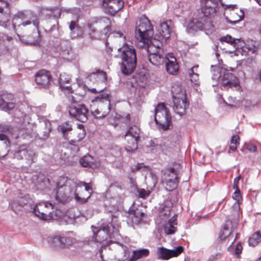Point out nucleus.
I'll use <instances>...</instances> for the list:
<instances>
[{"label":"nucleus","instance_id":"423d86ee","mask_svg":"<svg viewBox=\"0 0 261 261\" xmlns=\"http://www.w3.org/2000/svg\"><path fill=\"white\" fill-rule=\"evenodd\" d=\"M201 10L204 17L210 19V22L212 19L217 16L219 13L221 5L224 6L222 4H219L218 0H201Z\"/></svg>","mask_w":261,"mask_h":261},{"label":"nucleus","instance_id":"338daca9","mask_svg":"<svg viewBox=\"0 0 261 261\" xmlns=\"http://www.w3.org/2000/svg\"><path fill=\"white\" fill-rule=\"evenodd\" d=\"M9 127L7 125H2V127H1V129H0V132H7L8 131H9Z\"/></svg>","mask_w":261,"mask_h":261},{"label":"nucleus","instance_id":"7c9ffc66","mask_svg":"<svg viewBox=\"0 0 261 261\" xmlns=\"http://www.w3.org/2000/svg\"><path fill=\"white\" fill-rule=\"evenodd\" d=\"M177 215L174 214V216L170 219L168 222L164 226V231L167 234H172L174 233L176 230V227L175 226L177 225L176 222Z\"/></svg>","mask_w":261,"mask_h":261},{"label":"nucleus","instance_id":"2eb2a0df","mask_svg":"<svg viewBox=\"0 0 261 261\" xmlns=\"http://www.w3.org/2000/svg\"><path fill=\"white\" fill-rule=\"evenodd\" d=\"M221 82L223 88L226 89L237 88L239 86L238 79L226 69L222 76Z\"/></svg>","mask_w":261,"mask_h":261},{"label":"nucleus","instance_id":"aec40b11","mask_svg":"<svg viewBox=\"0 0 261 261\" xmlns=\"http://www.w3.org/2000/svg\"><path fill=\"white\" fill-rule=\"evenodd\" d=\"M15 107L13 95L11 94L0 95V109L8 111L13 109Z\"/></svg>","mask_w":261,"mask_h":261},{"label":"nucleus","instance_id":"f03ea898","mask_svg":"<svg viewBox=\"0 0 261 261\" xmlns=\"http://www.w3.org/2000/svg\"><path fill=\"white\" fill-rule=\"evenodd\" d=\"M160 34L161 35L158 34L153 38L149 36V34H138L136 37L138 46L146 49L148 55L158 54L159 51L163 52L161 47L164 39L162 34Z\"/></svg>","mask_w":261,"mask_h":261},{"label":"nucleus","instance_id":"052dcab7","mask_svg":"<svg viewBox=\"0 0 261 261\" xmlns=\"http://www.w3.org/2000/svg\"><path fill=\"white\" fill-rule=\"evenodd\" d=\"M0 140L4 141V143L6 146H8L10 144V141L8 137L5 134H0Z\"/></svg>","mask_w":261,"mask_h":261},{"label":"nucleus","instance_id":"4d7b16f0","mask_svg":"<svg viewBox=\"0 0 261 261\" xmlns=\"http://www.w3.org/2000/svg\"><path fill=\"white\" fill-rule=\"evenodd\" d=\"M110 151L111 153L114 156H119L121 154L120 148L117 146L112 148Z\"/></svg>","mask_w":261,"mask_h":261},{"label":"nucleus","instance_id":"c756f323","mask_svg":"<svg viewBox=\"0 0 261 261\" xmlns=\"http://www.w3.org/2000/svg\"><path fill=\"white\" fill-rule=\"evenodd\" d=\"M8 3L7 1L0 0V22L5 23L8 20Z\"/></svg>","mask_w":261,"mask_h":261},{"label":"nucleus","instance_id":"a18cd8bd","mask_svg":"<svg viewBox=\"0 0 261 261\" xmlns=\"http://www.w3.org/2000/svg\"><path fill=\"white\" fill-rule=\"evenodd\" d=\"M141 130L140 128L137 125H133L129 127L128 129L126 132L125 136H130L131 137L140 139V135Z\"/></svg>","mask_w":261,"mask_h":261},{"label":"nucleus","instance_id":"bf43d9fd","mask_svg":"<svg viewBox=\"0 0 261 261\" xmlns=\"http://www.w3.org/2000/svg\"><path fill=\"white\" fill-rule=\"evenodd\" d=\"M242 248L243 247L242 245L241 244V243H238L235 247L234 254L237 256H239L242 253Z\"/></svg>","mask_w":261,"mask_h":261},{"label":"nucleus","instance_id":"3c124183","mask_svg":"<svg viewBox=\"0 0 261 261\" xmlns=\"http://www.w3.org/2000/svg\"><path fill=\"white\" fill-rule=\"evenodd\" d=\"M65 186H71L70 182L68 181L67 177L65 176H60L58 179L56 188L65 187Z\"/></svg>","mask_w":261,"mask_h":261},{"label":"nucleus","instance_id":"b1692460","mask_svg":"<svg viewBox=\"0 0 261 261\" xmlns=\"http://www.w3.org/2000/svg\"><path fill=\"white\" fill-rule=\"evenodd\" d=\"M165 176L169 178L167 179L166 185L172 189L175 188L178 184V179L176 171L173 167H170L166 169L164 173Z\"/></svg>","mask_w":261,"mask_h":261},{"label":"nucleus","instance_id":"6e6d98bb","mask_svg":"<svg viewBox=\"0 0 261 261\" xmlns=\"http://www.w3.org/2000/svg\"><path fill=\"white\" fill-rule=\"evenodd\" d=\"M137 192L139 197L144 199L148 197L150 194L149 190H145L144 189H138Z\"/></svg>","mask_w":261,"mask_h":261},{"label":"nucleus","instance_id":"dca6fc26","mask_svg":"<svg viewBox=\"0 0 261 261\" xmlns=\"http://www.w3.org/2000/svg\"><path fill=\"white\" fill-rule=\"evenodd\" d=\"M153 31V27L146 16H141L136 22L135 33H149Z\"/></svg>","mask_w":261,"mask_h":261},{"label":"nucleus","instance_id":"9d476101","mask_svg":"<svg viewBox=\"0 0 261 261\" xmlns=\"http://www.w3.org/2000/svg\"><path fill=\"white\" fill-rule=\"evenodd\" d=\"M74 187H71V186H65V187L56 188L54 190L56 200L59 203H61L69 202L71 200L72 196H74L75 191H74Z\"/></svg>","mask_w":261,"mask_h":261},{"label":"nucleus","instance_id":"e433bc0d","mask_svg":"<svg viewBox=\"0 0 261 261\" xmlns=\"http://www.w3.org/2000/svg\"><path fill=\"white\" fill-rule=\"evenodd\" d=\"M95 160L90 155L87 154L82 157L80 163L81 166L84 167L94 168L96 167Z\"/></svg>","mask_w":261,"mask_h":261},{"label":"nucleus","instance_id":"0e129e2a","mask_svg":"<svg viewBox=\"0 0 261 261\" xmlns=\"http://www.w3.org/2000/svg\"><path fill=\"white\" fill-rule=\"evenodd\" d=\"M247 149L250 152H254L257 150V147L255 145H249L246 147Z\"/></svg>","mask_w":261,"mask_h":261},{"label":"nucleus","instance_id":"49530a36","mask_svg":"<svg viewBox=\"0 0 261 261\" xmlns=\"http://www.w3.org/2000/svg\"><path fill=\"white\" fill-rule=\"evenodd\" d=\"M74 133L76 135V138L75 139L76 141L81 142L85 138L86 134L84 125L78 124L77 129L74 131Z\"/></svg>","mask_w":261,"mask_h":261},{"label":"nucleus","instance_id":"9b49d317","mask_svg":"<svg viewBox=\"0 0 261 261\" xmlns=\"http://www.w3.org/2000/svg\"><path fill=\"white\" fill-rule=\"evenodd\" d=\"M33 203L32 198L29 194H25L23 196H19L14 199L10 203V205L15 213L18 214L22 211L25 206H31Z\"/></svg>","mask_w":261,"mask_h":261},{"label":"nucleus","instance_id":"f3484780","mask_svg":"<svg viewBox=\"0 0 261 261\" xmlns=\"http://www.w3.org/2000/svg\"><path fill=\"white\" fill-rule=\"evenodd\" d=\"M82 187H84V190H83V191L87 193V197H81V196H79V194L76 192L74 193V198L76 201L80 204L86 203L88 199L90 198L92 195L93 192V190L90 184L87 183L85 181L81 182L80 185H78L75 187L76 188V191H78L79 188L82 189Z\"/></svg>","mask_w":261,"mask_h":261},{"label":"nucleus","instance_id":"69168bd1","mask_svg":"<svg viewBox=\"0 0 261 261\" xmlns=\"http://www.w3.org/2000/svg\"><path fill=\"white\" fill-rule=\"evenodd\" d=\"M104 89H99L97 90L95 88L88 89V90L93 93H97L98 92H102Z\"/></svg>","mask_w":261,"mask_h":261},{"label":"nucleus","instance_id":"5fc2aeb1","mask_svg":"<svg viewBox=\"0 0 261 261\" xmlns=\"http://www.w3.org/2000/svg\"><path fill=\"white\" fill-rule=\"evenodd\" d=\"M43 122L45 126V130L44 132V134L43 135V137L44 138H46L48 137L51 130V123L47 119L44 120Z\"/></svg>","mask_w":261,"mask_h":261},{"label":"nucleus","instance_id":"7ed1b4c3","mask_svg":"<svg viewBox=\"0 0 261 261\" xmlns=\"http://www.w3.org/2000/svg\"><path fill=\"white\" fill-rule=\"evenodd\" d=\"M122 49V60L121 70L124 74H129L133 72L136 66L137 58L135 48L133 46H125Z\"/></svg>","mask_w":261,"mask_h":261},{"label":"nucleus","instance_id":"39448f33","mask_svg":"<svg viewBox=\"0 0 261 261\" xmlns=\"http://www.w3.org/2000/svg\"><path fill=\"white\" fill-rule=\"evenodd\" d=\"M171 92L174 102V111L176 113L182 116L185 114L188 106L185 91L182 90L180 87L173 86Z\"/></svg>","mask_w":261,"mask_h":261},{"label":"nucleus","instance_id":"a878e982","mask_svg":"<svg viewBox=\"0 0 261 261\" xmlns=\"http://www.w3.org/2000/svg\"><path fill=\"white\" fill-rule=\"evenodd\" d=\"M220 41L222 42H225L233 44L237 48H242L244 50V48L246 47V44L242 39H236L229 35L221 37L220 39Z\"/></svg>","mask_w":261,"mask_h":261},{"label":"nucleus","instance_id":"a211bd4d","mask_svg":"<svg viewBox=\"0 0 261 261\" xmlns=\"http://www.w3.org/2000/svg\"><path fill=\"white\" fill-rule=\"evenodd\" d=\"M50 78V72L42 69L36 73L35 81L37 85L41 88H45L48 86Z\"/></svg>","mask_w":261,"mask_h":261},{"label":"nucleus","instance_id":"2f4dec72","mask_svg":"<svg viewBox=\"0 0 261 261\" xmlns=\"http://www.w3.org/2000/svg\"><path fill=\"white\" fill-rule=\"evenodd\" d=\"M129 211V215L132 216V221L136 224L139 223L144 216V213L139 208L136 209L131 208Z\"/></svg>","mask_w":261,"mask_h":261},{"label":"nucleus","instance_id":"20e7f679","mask_svg":"<svg viewBox=\"0 0 261 261\" xmlns=\"http://www.w3.org/2000/svg\"><path fill=\"white\" fill-rule=\"evenodd\" d=\"M154 121L160 130L169 129L171 117L164 103H160L154 109Z\"/></svg>","mask_w":261,"mask_h":261},{"label":"nucleus","instance_id":"c03bdc74","mask_svg":"<svg viewBox=\"0 0 261 261\" xmlns=\"http://www.w3.org/2000/svg\"><path fill=\"white\" fill-rule=\"evenodd\" d=\"M23 14L22 13H18V15H15L13 19V25L14 29H16L17 27H20L21 25L25 26L27 24H31L30 21H26L22 22V19L23 17Z\"/></svg>","mask_w":261,"mask_h":261},{"label":"nucleus","instance_id":"c85d7f7f","mask_svg":"<svg viewBox=\"0 0 261 261\" xmlns=\"http://www.w3.org/2000/svg\"><path fill=\"white\" fill-rule=\"evenodd\" d=\"M211 68L212 72V79L214 81L213 86H215L217 85L218 81L222 76V74H223L226 69L217 65H212Z\"/></svg>","mask_w":261,"mask_h":261},{"label":"nucleus","instance_id":"79ce46f5","mask_svg":"<svg viewBox=\"0 0 261 261\" xmlns=\"http://www.w3.org/2000/svg\"><path fill=\"white\" fill-rule=\"evenodd\" d=\"M232 232L231 227L226 223L223 225L219 233V238L221 240L226 239Z\"/></svg>","mask_w":261,"mask_h":261},{"label":"nucleus","instance_id":"f704fd0d","mask_svg":"<svg viewBox=\"0 0 261 261\" xmlns=\"http://www.w3.org/2000/svg\"><path fill=\"white\" fill-rule=\"evenodd\" d=\"M148 59L149 62L153 65L158 66L162 65L164 63L165 60L163 51L161 52V51H159L158 54L148 55Z\"/></svg>","mask_w":261,"mask_h":261},{"label":"nucleus","instance_id":"09e8293b","mask_svg":"<svg viewBox=\"0 0 261 261\" xmlns=\"http://www.w3.org/2000/svg\"><path fill=\"white\" fill-rule=\"evenodd\" d=\"M105 111L106 110H100L98 107L94 110L93 109H91V113L92 115L97 119L105 117L110 112H107L106 113Z\"/></svg>","mask_w":261,"mask_h":261},{"label":"nucleus","instance_id":"5701e85b","mask_svg":"<svg viewBox=\"0 0 261 261\" xmlns=\"http://www.w3.org/2000/svg\"><path fill=\"white\" fill-rule=\"evenodd\" d=\"M70 76L65 73L60 74L59 83L60 87L65 93H72V88L70 85Z\"/></svg>","mask_w":261,"mask_h":261},{"label":"nucleus","instance_id":"e2e57ef3","mask_svg":"<svg viewBox=\"0 0 261 261\" xmlns=\"http://www.w3.org/2000/svg\"><path fill=\"white\" fill-rule=\"evenodd\" d=\"M235 190V191L233 194V198L237 201H239L241 197V195H240V189H238V190Z\"/></svg>","mask_w":261,"mask_h":261},{"label":"nucleus","instance_id":"ea45409f","mask_svg":"<svg viewBox=\"0 0 261 261\" xmlns=\"http://www.w3.org/2000/svg\"><path fill=\"white\" fill-rule=\"evenodd\" d=\"M58 129L63 135L65 139L69 140L68 137V133L72 130V125L69 122H64L58 127Z\"/></svg>","mask_w":261,"mask_h":261},{"label":"nucleus","instance_id":"473e14b6","mask_svg":"<svg viewBox=\"0 0 261 261\" xmlns=\"http://www.w3.org/2000/svg\"><path fill=\"white\" fill-rule=\"evenodd\" d=\"M34 153L32 151H29L24 146H21L20 149L15 153V158L18 160H21L24 157L28 160L32 159Z\"/></svg>","mask_w":261,"mask_h":261},{"label":"nucleus","instance_id":"c9c22d12","mask_svg":"<svg viewBox=\"0 0 261 261\" xmlns=\"http://www.w3.org/2000/svg\"><path fill=\"white\" fill-rule=\"evenodd\" d=\"M149 254V250L148 249L143 248L134 250L129 260L137 261L139 259L148 256Z\"/></svg>","mask_w":261,"mask_h":261},{"label":"nucleus","instance_id":"4be33fe9","mask_svg":"<svg viewBox=\"0 0 261 261\" xmlns=\"http://www.w3.org/2000/svg\"><path fill=\"white\" fill-rule=\"evenodd\" d=\"M33 34H28L20 35L17 34V35L20 41L23 44L30 45H39L41 39L40 34H34L35 36H33Z\"/></svg>","mask_w":261,"mask_h":261},{"label":"nucleus","instance_id":"1a4fd4ad","mask_svg":"<svg viewBox=\"0 0 261 261\" xmlns=\"http://www.w3.org/2000/svg\"><path fill=\"white\" fill-rule=\"evenodd\" d=\"M74 239L71 237H62L60 235L50 236L48 239L49 245L55 249L68 247L74 242Z\"/></svg>","mask_w":261,"mask_h":261},{"label":"nucleus","instance_id":"4468645a","mask_svg":"<svg viewBox=\"0 0 261 261\" xmlns=\"http://www.w3.org/2000/svg\"><path fill=\"white\" fill-rule=\"evenodd\" d=\"M184 248L178 246L173 249H168L164 247H159L157 250L158 258L167 260L172 257L177 256L183 251Z\"/></svg>","mask_w":261,"mask_h":261},{"label":"nucleus","instance_id":"0eeeda50","mask_svg":"<svg viewBox=\"0 0 261 261\" xmlns=\"http://www.w3.org/2000/svg\"><path fill=\"white\" fill-rule=\"evenodd\" d=\"M33 212L37 217L43 220H50L54 217V205L48 201L36 204Z\"/></svg>","mask_w":261,"mask_h":261},{"label":"nucleus","instance_id":"bb28decb","mask_svg":"<svg viewBox=\"0 0 261 261\" xmlns=\"http://www.w3.org/2000/svg\"><path fill=\"white\" fill-rule=\"evenodd\" d=\"M166 68L167 72L170 74H174L178 71L179 67L174 57L169 55V58L167 57Z\"/></svg>","mask_w":261,"mask_h":261},{"label":"nucleus","instance_id":"6ab92c4d","mask_svg":"<svg viewBox=\"0 0 261 261\" xmlns=\"http://www.w3.org/2000/svg\"><path fill=\"white\" fill-rule=\"evenodd\" d=\"M103 5L108 12L114 15L122 8L123 2L121 0H103Z\"/></svg>","mask_w":261,"mask_h":261},{"label":"nucleus","instance_id":"f257e3e1","mask_svg":"<svg viewBox=\"0 0 261 261\" xmlns=\"http://www.w3.org/2000/svg\"><path fill=\"white\" fill-rule=\"evenodd\" d=\"M120 223L117 216L112 215L108 221L101 224L100 227L91 226L93 235L92 241L101 243L105 241L115 242L119 239Z\"/></svg>","mask_w":261,"mask_h":261},{"label":"nucleus","instance_id":"72a5a7b5","mask_svg":"<svg viewBox=\"0 0 261 261\" xmlns=\"http://www.w3.org/2000/svg\"><path fill=\"white\" fill-rule=\"evenodd\" d=\"M159 30L160 33H172L175 31L174 25L171 20L161 22Z\"/></svg>","mask_w":261,"mask_h":261},{"label":"nucleus","instance_id":"412c9836","mask_svg":"<svg viewBox=\"0 0 261 261\" xmlns=\"http://www.w3.org/2000/svg\"><path fill=\"white\" fill-rule=\"evenodd\" d=\"M92 102L95 106L106 104L105 112H110L111 110V99L110 95L108 93L100 94L96 96L92 100Z\"/></svg>","mask_w":261,"mask_h":261},{"label":"nucleus","instance_id":"cd10ccee","mask_svg":"<svg viewBox=\"0 0 261 261\" xmlns=\"http://www.w3.org/2000/svg\"><path fill=\"white\" fill-rule=\"evenodd\" d=\"M125 140L126 142V144L125 146V149L127 152H134L138 146V141L140 139L135 138L134 137H131L130 136H124Z\"/></svg>","mask_w":261,"mask_h":261},{"label":"nucleus","instance_id":"864d4df0","mask_svg":"<svg viewBox=\"0 0 261 261\" xmlns=\"http://www.w3.org/2000/svg\"><path fill=\"white\" fill-rule=\"evenodd\" d=\"M85 94V92H84V93L83 94H80V98H78L77 97V94H76V93H74L73 94H72V95H69L68 96V100L71 102V103H77L78 102L81 98H82Z\"/></svg>","mask_w":261,"mask_h":261},{"label":"nucleus","instance_id":"a19ab883","mask_svg":"<svg viewBox=\"0 0 261 261\" xmlns=\"http://www.w3.org/2000/svg\"><path fill=\"white\" fill-rule=\"evenodd\" d=\"M198 65L194 66L188 70L189 77L192 83L198 85L199 83V75L196 72Z\"/></svg>","mask_w":261,"mask_h":261},{"label":"nucleus","instance_id":"f8f14e48","mask_svg":"<svg viewBox=\"0 0 261 261\" xmlns=\"http://www.w3.org/2000/svg\"><path fill=\"white\" fill-rule=\"evenodd\" d=\"M69 113L71 118L82 122H85L88 120V110L83 104L70 106Z\"/></svg>","mask_w":261,"mask_h":261},{"label":"nucleus","instance_id":"774afa93","mask_svg":"<svg viewBox=\"0 0 261 261\" xmlns=\"http://www.w3.org/2000/svg\"><path fill=\"white\" fill-rule=\"evenodd\" d=\"M76 23L75 21H74L73 20H72L71 22H70V25H69V28H70V29L71 31H73V29H74L76 27Z\"/></svg>","mask_w":261,"mask_h":261},{"label":"nucleus","instance_id":"ddd939ff","mask_svg":"<svg viewBox=\"0 0 261 261\" xmlns=\"http://www.w3.org/2000/svg\"><path fill=\"white\" fill-rule=\"evenodd\" d=\"M121 200L120 196L115 193L113 187L111 186L106 192L103 202L106 206L116 207L120 204Z\"/></svg>","mask_w":261,"mask_h":261},{"label":"nucleus","instance_id":"4c0bfd02","mask_svg":"<svg viewBox=\"0 0 261 261\" xmlns=\"http://www.w3.org/2000/svg\"><path fill=\"white\" fill-rule=\"evenodd\" d=\"M89 81L94 82H105L106 80L107 75L105 72H93L88 76Z\"/></svg>","mask_w":261,"mask_h":261},{"label":"nucleus","instance_id":"37998d69","mask_svg":"<svg viewBox=\"0 0 261 261\" xmlns=\"http://www.w3.org/2000/svg\"><path fill=\"white\" fill-rule=\"evenodd\" d=\"M97 25L99 27H103V31L105 33H108L111 31V22L107 17L101 18L100 21L97 23Z\"/></svg>","mask_w":261,"mask_h":261},{"label":"nucleus","instance_id":"6e6552de","mask_svg":"<svg viewBox=\"0 0 261 261\" xmlns=\"http://www.w3.org/2000/svg\"><path fill=\"white\" fill-rule=\"evenodd\" d=\"M224 15H226V19L227 21L232 24H236L244 17V12L237 7L236 5H224Z\"/></svg>","mask_w":261,"mask_h":261},{"label":"nucleus","instance_id":"58836bf2","mask_svg":"<svg viewBox=\"0 0 261 261\" xmlns=\"http://www.w3.org/2000/svg\"><path fill=\"white\" fill-rule=\"evenodd\" d=\"M203 24L202 22L196 19L190 21L188 25V31L189 33L197 32L203 30Z\"/></svg>","mask_w":261,"mask_h":261},{"label":"nucleus","instance_id":"de8ad7c7","mask_svg":"<svg viewBox=\"0 0 261 261\" xmlns=\"http://www.w3.org/2000/svg\"><path fill=\"white\" fill-rule=\"evenodd\" d=\"M261 241V233L259 231L254 233L248 239L249 246L254 247Z\"/></svg>","mask_w":261,"mask_h":261},{"label":"nucleus","instance_id":"603ef678","mask_svg":"<svg viewBox=\"0 0 261 261\" xmlns=\"http://www.w3.org/2000/svg\"><path fill=\"white\" fill-rule=\"evenodd\" d=\"M80 142L79 141H76L75 139H71L69 142V147L74 152H76L80 150V147L79 143Z\"/></svg>","mask_w":261,"mask_h":261},{"label":"nucleus","instance_id":"13d9d810","mask_svg":"<svg viewBox=\"0 0 261 261\" xmlns=\"http://www.w3.org/2000/svg\"><path fill=\"white\" fill-rule=\"evenodd\" d=\"M221 257V253L220 252H217L210 255L207 259V261H215L220 258Z\"/></svg>","mask_w":261,"mask_h":261},{"label":"nucleus","instance_id":"393cba45","mask_svg":"<svg viewBox=\"0 0 261 261\" xmlns=\"http://www.w3.org/2000/svg\"><path fill=\"white\" fill-rule=\"evenodd\" d=\"M173 202L171 200H166L160 208L159 217L162 219L167 218L170 215Z\"/></svg>","mask_w":261,"mask_h":261},{"label":"nucleus","instance_id":"680f3d73","mask_svg":"<svg viewBox=\"0 0 261 261\" xmlns=\"http://www.w3.org/2000/svg\"><path fill=\"white\" fill-rule=\"evenodd\" d=\"M240 178H241L240 175L234 178V179L233 180V186H232L233 189L234 190H238V189H239V180H240Z\"/></svg>","mask_w":261,"mask_h":261},{"label":"nucleus","instance_id":"8fccbe9b","mask_svg":"<svg viewBox=\"0 0 261 261\" xmlns=\"http://www.w3.org/2000/svg\"><path fill=\"white\" fill-rule=\"evenodd\" d=\"M240 138L238 135H234L231 137L229 149L234 151L237 149V145L239 144Z\"/></svg>","mask_w":261,"mask_h":261}]
</instances>
